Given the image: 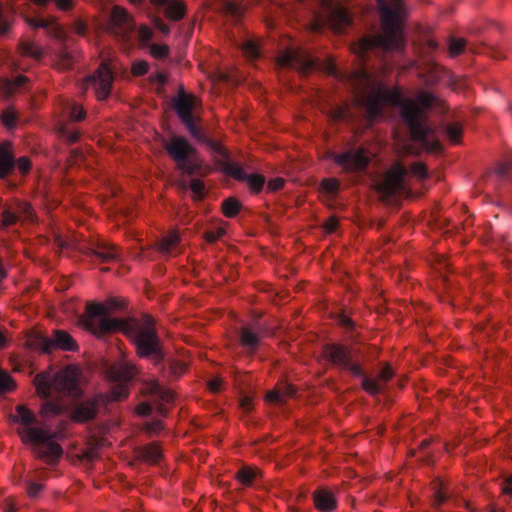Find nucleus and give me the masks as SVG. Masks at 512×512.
<instances>
[{
	"label": "nucleus",
	"instance_id": "nucleus-1",
	"mask_svg": "<svg viewBox=\"0 0 512 512\" xmlns=\"http://www.w3.org/2000/svg\"><path fill=\"white\" fill-rule=\"evenodd\" d=\"M357 100L363 104L371 119L380 117L385 106L397 108L413 140L426 147L440 148L429 122V112L439 105V100L433 94L422 92L415 99H410L405 98L398 89L375 83L369 91L363 90Z\"/></svg>",
	"mask_w": 512,
	"mask_h": 512
},
{
	"label": "nucleus",
	"instance_id": "nucleus-2",
	"mask_svg": "<svg viewBox=\"0 0 512 512\" xmlns=\"http://www.w3.org/2000/svg\"><path fill=\"white\" fill-rule=\"evenodd\" d=\"M120 308L122 305L116 299H110L107 305L89 303L80 317V324L97 337L121 332L130 339L139 357L150 359L155 365L162 363L165 354L153 318L147 315L142 321L135 318H111V309Z\"/></svg>",
	"mask_w": 512,
	"mask_h": 512
},
{
	"label": "nucleus",
	"instance_id": "nucleus-3",
	"mask_svg": "<svg viewBox=\"0 0 512 512\" xmlns=\"http://www.w3.org/2000/svg\"><path fill=\"white\" fill-rule=\"evenodd\" d=\"M33 383L37 394L43 399L40 414L46 419L59 416L64 412L65 404L62 397L77 399L82 394L78 375L71 368L58 372H40L35 376Z\"/></svg>",
	"mask_w": 512,
	"mask_h": 512
},
{
	"label": "nucleus",
	"instance_id": "nucleus-4",
	"mask_svg": "<svg viewBox=\"0 0 512 512\" xmlns=\"http://www.w3.org/2000/svg\"><path fill=\"white\" fill-rule=\"evenodd\" d=\"M381 17L382 32L364 36L359 40L361 57L373 50L402 51L404 48L403 20L405 7L403 0H376Z\"/></svg>",
	"mask_w": 512,
	"mask_h": 512
},
{
	"label": "nucleus",
	"instance_id": "nucleus-5",
	"mask_svg": "<svg viewBox=\"0 0 512 512\" xmlns=\"http://www.w3.org/2000/svg\"><path fill=\"white\" fill-rule=\"evenodd\" d=\"M137 373V367L129 362H122L110 367L108 375L112 385L109 392L106 395H97L94 398L77 401L71 412L72 420L79 423L90 421L97 415L101 404L126 399L129 395L128 384Z\"/></svg>",
	"mask_w": 512,
	"mask_h": 512
},
{
	"label": "nucleus",
	"instance_id": "nucleus-6",
	"mask_svg": "<svg viewBox=\"0 0 512 512\" xmlns=\"http://www.w3.org/2000/svg\"><path fill=\"white\" fill-rule=\"evenodd\" d=\"M13 420L24 426L18 433L24 443L32 444L33 454L37 458L43 459L49 464L61 458L63 449L55 442L56 433L49 429L33 427L32 425L37 423V419L30 409L23 405L17 406Z\"/></svg>",
	"mask_w": 512,
	"mask_h": 512
},
{
	"label": "nucleus",
	"instance_id": "nucleus-7",
	"mask_svg": "<svg viewBox=\"0 0 512 512\" xmlns=\"http://www.w3.org/2000/svg\"><path fill=\"white\" fill-rule=\"evenodd\" d=\"M357 353L358 350L340 343H328L323 346V355L327 361L334 366L349 371L353 376L361 377L363 390L372 396H376L383 391L384 385L379 384L377 380L368 377L364 373L361 364L353 359Z\"/></svg>",
	"mask_w": 512,
	"mask_h": 512
},
{
	"label": "nucleus",
	"instance_id": "nucleus-8",
	"mask_svg": "<svg viewBox=\"0 0 512 512\" xmlns=\"http://www.w3.org/2000/svg\"><path fill=\"white\" fill-rule=\"evenodd\" d=\"M164 148L176 162V168L187 175H196L201 171L196 149L182 136H172L165 142Z\"/></svg>",
	"mask_w": 512,
	"mask_h": 512
},
{
	"label": "nucleus",
	"instance_id": "nucleus-9",
	"mask_svg": "<svg viewBox=\"0 0 512 512\" xmlns=\"http://www.w3.org/2000/svg\"><path fill=\"white\" fill-rule=\"evenodd\" d=\"M329 159L333 160L346 173H357L365 170L370 158L366 150L361 147H350L343 152H329Z\"/></svg>",
	"mask_w": 512,
	"mask_h": 512
},
{
	"label": "nucleus",
	"instance_id": "nucleus-10",
	"mask_svg": "<svg viewBox=\"0 0 512 512\" xmlns=\"http://www.w3.org/2000/svg\"><path fill=\"white\" fill-rule=\"evenodd\" d=\"M31 346L44 353L54 350L75 351L78 346L73 337L64 330H54L51 336L38 335L31 340Z\"/></svg>",
	"mask_w": 512,
	"mask_h": 512
},
{
	"label": "nucleus",
	"instance_id": "nucleus-11",
	"mask_svg": "<svg viewBox=\"0 0 512 512\" xmlns=\"http://www.w3.org/2000/svg\"><path fill=\"white\" fill-rule=\"evenodd\" d=\"M282 67L293 68L302 74H308L319 67V63L307 51L301 48H289L278 57Z\"/></svg>",
	"mask_w": 512,
	"mask_h": 512
},
{
	"label": "nucleus",
	"instance_id": "nucleus-12",
	"mask_svg": "<svg viewBox=\"0 0 512 512\" xmlns=\"http://www.w3.org/2000/svg\"><path fill=\"white\" fill-rule=\"evenodd\" d=\"M114 76L111 68L107 63L102 62L98 69L91 75L87 76L85 83L94 89L96 97L104 100L111 93Z\"/></svg>",
	"mask_w": 512,
	"mask_h": 512
},
{
	"label": "nucleus",
	"instance_id": "nucleus-13",
	"mask_svg": "<svg viewBox=\"0 0 512 512\" xmlns=\"http://www.w3.org/2000/svg\"><path fill=\"white\" fill-rule=\"evenodd\" d=\"M408 174L407 168L397 162L386 173L380 190L387 196H395L406 190L405 179Z\"/></svg>",
	"mask_w": 512,
	"mask_h": 512
},
{
	"label": "nucleus",
	"instance_id": "nucleus-14",
	"mask_svg": "<svg viewBox=\"0 0 512 512\" xmlns=\"http://www.w3.org/2000/svg\"><path fill=\"white\" fill-rule=\"evenodd\" d=\"M221 170L238 181H246L249 189L255 194L260 193L265 184L264 176L260 174H247L237 163L228 160L221 162Z\"/></svg>",
	"mask_w": 512,
	"mask_h": 512
},
{
	"label": "nucleus",
	"instance_id": "nucleus-15",
	"mask_svg": "<svg viewBox=\"0 0 512 512\" xmlns=\"http://www.w3.org/2000/svg\"><path fill=\"white\" fill-rule=\"evenodd\" d=\"M268 333L267 328L258 321L244 325L238 332L239 342L245 351L253 355L258 350L261 338Z\"/></svg>",
	"mask_w": 512,
	"mask_h": 512
},
{
	"label": "nucleus",
	"instance_id": "nucleus-16",
	"mask_svg": "<svg viewBox=\"0 0 512 512\" xmlns=\"http://www.w3.org/2000/svg\"><path fill=\"white\" fill-rule=\"evenodd\" d=\"M143 391L158 405L159 413L165 416L167 413L165 405L172 404L174 402V392L160 385L157 380L146 381L144 383Z\"/></svg>",
	"mask_w": 512,
	"mask_h": 512
},
{
	"label": "nucleus",
	"instance_id": "nucleus-17",
	"mask_svg": "<svg viewBox=\"0 0 512 512\" xmlns=\"http://www.w3.org/2000/svg\"><path fill=\"white\" fill-rule=\"evenodd\" d=\"M109 26L113 33L117 35H125L132 30L133 23L125 9L115 6L109 15Z\"/></svg>",
	"mask_w": 512,
	"mask_h": 512
},
{
	"label": "nucleus",
	"instance_id": "nucleus-18",
	"mask_svg": "<svg viewBox=\"0 0 512 512\" xmlns=\"http://www.w3.org/2000/svg\"><path fill=\"white\" fill-rule=\"evenodd\" d=\"M314 507L320 512H334L338 507L335 493L327 487H319L312 493Z\"/></svg>",
	"mask_w": 512,
	"mask_h": 512
},
{
	"label": "nucleus",
	"instance_id": "nucleus-19",
	"mask_svg": "<svg viewBox=\"0 0 512 512\" xmlns=\"http://www.w3.org/2000/svg\"><path fill=\"white\" fill-rule=\"evenodd\" d=\"M86 254L101 263L112 262L119 258L118 249L108 243L92 244L87 248Z\"/></svg>",
	"mask_w": 512,
	"mask_h": 512
},
{
	"label": "nucleus",
	"instance_id": "nucleus-20",
	"mask_svg": "<svg viewBox=\"0 0 512 512\" xmlns=\"http://www.w3.org/2000/svg\"><path fill=\"white\" fill-rule=\"evenodd\" d=\"M16 168L13 147L10 142L0 145V179L7 178Z\"/></svg>",
	"mask_w": 512,
	"mask_h": 512
},
{
	"label": "nucleus",
	"instance_id": "nucleus-21",
	"mask_svg": "<svg viewBox=\"0 0 512 512\" xmlns=\"http://www.w3.org/2000/svg\"><path fill=\"white\" fill-rule=\"evenodd\" d=\"M194 106L195 98L188 95L183 86H181L178 96L174 99V108L180 120L193 116Z\"/></svg>",
	"mask_w": 512,
	"mask_h": 512
},
{
	"label": "nucleus",
	"instance_id": "nucleus-22",
	"mask_svg": "<svg viewBox=\"0 0 512 512\" xmlns=\"http://www.w3.org/2000/svg\"><path fill=\"white\" fill-rule=\"evenodd\" d=\"M296 394V388L289 383H279L277 387L268 392L266 395V400L275 403L282 404L286 398L294 397Z\"/></svg>",
	"mask_w": 512,
	"mask_h": 512
},
{
	"label": "nucleus",
	"instance_id": "nucleus-23",
	"mask_svg": "<svg viewBox=\"0 0 512 512\" xmlns=\"http://www.w3.org/2000/svg\"><path fill=\"white\" fill-rule=\"evenodd\" d=\"M329 17L334 28L338 31L343 30L352 23L348 10L340 5H336L331 8Z\"/></svg>",
	"mask_w": 512,
	"mask_h": 512
},
{
	"label": "nucleus",
	"instance_id": "nucleus-24",
	"mask_svg": "<svg viewBox=\"0 0 512 512\" xmlns=\"http://www.w3.org/2000/svg\"><path fill=\"white\" fill-rule=\"evenodd\" d=\"M138 457L149 464H158L162 458V451L156 443H150L137 450Z\"/></svg>",
	"mask_w": 512,
	"mask_h": 512
},
{
	"label": "nucleus",
	"instance_id": "nucleus-25",
	"mask_svg": "<svg viewBox=\"0 0 512 512\" xmlns=\"http://www.w3.org/2000/svg\"><path fill=\"white\" fill-rule=\"evenodd\" d=\"M259 475V470L253 469L249 466H244L236 472L235 477L240 484L250 487L254 484V481Z\"/></svg>",
	"mask_w": 512,
	"mask_h": 512
},
{
	"label": "nucleus",
	"instance_id": "nucleus-26",
	"mask_svg": "<svg viewBox=\"0 0 512 512\" xmlns=\"http://www.w3.org/2000/svg\"><path fill=\"white\" fill-rule=\"evenodd\" d=\"M185 6L175 0L167 1L165 7V16L173 21H179L185 16Z\"/></svg>",
	"mask_w": 512,
	"mask_h": 512
},
{
	"label": "nucleus",
	"instance_id": "nucleus-27",
	"mask_svg": "<svg viewBox=\"0 0 512 512\" xmlns=\"http://www.w3.org/2000/svg\"><path fill=\"white\" fill-rule=\"evenodd\" d=\"M56 60L57 66L60 69L68 70L72 68L75 61V57L72 54V52H70L68 48L65 45H63L56 52Z\"/></svg>",
	"mask_w": 512,
	"mask_h": 512
},
{
	"label": "nucleus",
	"instance_id": "nucleus-28",
	"mask_svg": "<svg viewBox=\"0 0 512 512\" xmlns=\"http://www.w3.org/2000/svg\"><path fill=\"white\" fill-rule=\"evenodd\" d=\"M180 188L183 191H186L188 188L193 192V197L195 200H202L205 197V185L203 181L199 179H192L189 186L186 182L180 183Z\"/></svg>",
	"mask_w": 512,
	"mask_h": 512
},
{
	"label": "nucleus",
	"instance_id": "nucleus-29",
	"mask_svg": "<svg viewBox=\"0 0 512 512\" xmlns=\"http://www.w3.org/2000/svg\"><path fill=\"white\" fill-rule=\"evenodd\" d=\"M179 240V235L176 232L168 233L159 243L160 252L163 254H170L172 250L178 245Z\"/></svg>",
	"mask_w": 512,
	"mask_h": 512
},
{
	"label": "nucleus",
	"instance_id": "nucleus-30",
	"mask_svg": "<svg viewBox=\"0 0 512 512\" xmlns=\"http://www.w3.org/2000/svg\"><path fill=\"white\" fill-rule=\"evenodd\" d=\"M20 50L22 55L31 57L35 60H40L43 56L42 48L30 41L21 42Z\"/></svg>",
	"mask_w": 512,
	"mask_h": 512
},
{
	"label": "nucleus",
	"instance_id": "nucleus-31",
	"mask_svg": "<svg viewBox=\"0 0 512 512\" xmlns=\"http://www.w3.org/2000/svg\"><path fill=\"white\" fill-rule=\"evenodd\" d=\"M241 209V203L235 198H227L222 202L223 214L228 218L235 217Z\"/></svg>",
	"mask_w": 512,
	"mask_h": 512
},
{
	"label": "nucleus",
	"instance_id": "nucleus-32",
	"mask_svg": "<svg viewBox=\"0 0 512 512\" xmlns=\"http://www.w3.org/2000/svg\"><path fill=\"white\" fill-rule=\"evenodd\" d=\"M340 182L336 178H325L320 183V189L330 197H335L339 191Z\"/></svg>",
	"mask_w": 512,
	"mask_h": 512
},
{
	"label": "nucleus",
	"instance_id": "nucleus-33",
	"mask_svg": "<svg viewBox=\"0 0 512 512\" xmlns=\"http://www.w3.org/2000/svg\"><path fill=\"white\" fill-rule=\"evenodd\" d=\"M19 220L18 212L11 210L9 207H5L0 213V229L14 225Z\"/></svg>",
	"mask_w": 512,
	"mask_h": 512
},
{
	"label": "nucleus",
	"instance_id": "nucleus-34",
	"mask_svg": "<svg viewBox=\"0 0 512 512\" xmlns=\"http://www.w3.org/2000/svg\"><path fill=\"white\" fill-rule=\"evenodd\" d=\"M182 123L186 126L190 134L196 138L198 141H206L205 134L200 130V128L195 124L194 116H190L184 119H181Z\"/></svg>",
	"mask_w": 512,
	"mask_h": 512
},
{
	"label": "nucleus",
	"instance_id": "nucleus-35",
	"mask_svg": "<svg viewBox=\"0 0 512 512\" xmlns=\"http://www.w3.org/2000/svg\"><path fill=\"white\" fill-rule=\"evenodd\" d=\"M182 123L186 126L190 134L196 138L198 141H206L205 134L200 130V128L195 124L194 116H190L184 119H181Z\"/></svg>",
	"mask_w": 512,
	"mask_h": 512
},
{
	"label": "nucleus",
	"instance_id": "nucleus-36",
	"mask_svg": "<svg viewBox=\"0 0 512 512\" xmlns=\"http://www.w3.org/2000/svg\"><path fill=\"white\" fill-rule=\"evenodd\" d=\"M443 130L452 143H459L463 131L459 123L447 124L443 127Z\"/></svg>",
	"mask_w": 512,
	"mask_h": 512
},
{
	"label": "nucleus",
	"instance_id": "nucleus-37",
	"mask_svg": "<svg viewBox=\"0 0 512 512\" xmlns=\"http://www.w3.org/2000/svg\"><path fill=\"white\" fill-rule=\"evenodd\" d=\"M203 142L206 143L220 157V159L218 160V165L220 168H221V162L223 160L230 161L228 151L223 146H221L219 143H217L211 139H208L207 137H206V141H203Z\"/></svg>",
	"mask_w": 512,
	"mask_h": 512
},
{
	"label": "nucleus",
	"instance_id": "nucleus-38",
	"mask_svg": "<svg viewBox=\"0 0 512 512\" xmlns=\"http://www.w3.org/2000/svg\"><path fill=\"white\" fill-rule=\"evenodd\" d=\"M466 41L462 38H451L449 43V54L451 57H456L462 54L466 48Z\"/></svg>",
	"mask_w": 512,
	"mask_h": 512
},
{
	"label": "nucleus",
	"instance_id": "nucleus-39",
	"mask_svg": "<svg viewBox=\"0 0 512 512\" xmlns=\"http://www.w3.org/2000/svg\"><path fill=\"white\" fill-rule=\"evenodd\" d=\"M15 387V382L12 377L0 369V394L7 393Z\"/></svg>",
	"mask_w": 512,
	"mask_h": 512
},
{
	"label": "nucleus",
	"instance_id": "nucleus-40",
	"mask_svg": "<svg viewBox=\"0 0 512 512\" xmlns=\"http://www.w3.org/2000/svg\"><path fill=\"white\" fill-rule=\"evenodd\" d=\"M2 122L3 124L12 129L16 126L17 123V113L12 108H7L2 112Z\"/></svg>",
	"mask_w": 512,
	"mask_h": 512
},
{
	"label": "nucleus",
	"instance_id": "nucleus-41",
	"mask_svg": "<svg viewBox=\"0 0 512 512\" xmlns=\"http://www.w3.org/2000/svg\"><path fill=\"white\" fill-rule=\"evenodd\" d=\"M151 55L159 60L165 59L169 55V47L165 44H152L150 46Z\"/></svg>",
	"mask_w": 512,
	"mask_h": 512
},
{
	"label": "nucleus",
	"instance_id": "nucleus-42",
	"mask_svg": "<svg viewBox=\"0 0 512 512\" xmlns=\"http://www.w3.org/2000/svg\"><path fill=\"white\" fill-rule=\"evenodd\" d=\"M26 491L30 498H37L43 490V485L41 483L34 482L31 479H27L25 481Z\"/></svg>",
	"mask_w": 512,
	"mask_h": 512
},
{
	"label": "nucleus",
	"instance_id": "nucleus-43",
	"mask_svg": "<svg viewBox=\"0 0 512 512\" xmlns=\"http://www.w3.org/2000/svg\"><path fill=\"white\" fill-rule=\"evenodd\" d=\"M186 366L182 362L172 361L169 363V374L171 378H179L185 371Z\"/></svg>",
	"mask_w": 512,
	"mask_h": 512
},
{
	"label": "nucleus",
	"instance_id": "nucleus-44",
	"mask_svg": "<svg viewBox=\"0 0 512 512\" xmlns=\"http://www.w3.org/2000/svg\"><path fill=\"white\" fill-rule=\"evenodd\" d=\"M149 70V64L146 61H136L132 65V74L134 76L145 75Z\"/></svg>",
	"mask_w": 512,
	"mask_h": 512
},
{
	"label": "nucleus",
	"instance_id": "nucleus-45",
	"mask_svg": "<svg viewBox=\"0 0 512 512\" xmlns=\"http://www.w3.org/2000/svg\"><path fill=\"white\" fill-rule=\"evenodd\" d=\"M16 212L19 214V218L23 216L25 219L31 220L33 217V211L28 203L18 202Z\"/></svg>",
	"mask_w": 512,
	"mask_h": 512
},
{
	"label": "nucleus",
	"instance_id": "nucleus-46",
	"mask_svg": "<svg viewBox=\"0 0 512 512\" xmlns=\"http://www.w3.org/2000/svg\"><path fill=\"white\" fill-rule=\"evenodd\" d=\"M70 118L74 121H81L85 118V111L82 106L73 104L69 111Z\"/></svg>",
	"mask_w": 512,
	"mask_h": 512
},
{
	"label": "nucleus",
	"instance_id": "nucleus-47",
	"mask_svg": "<svg viewBox=\"0 0 512 512\" xmlns=\"http://www.w3.org/2000/svg\"><path fill=\"white\" fill-rule=\"evenodd\" d=\"M394 376V371L393 369L390 367L389 364H385L380 372H379V375H378V379L383 382L384 384L387 383L389 380L392 379V377Z\"/></svg>",
	"mask_w": 512,
	"mask_h": 512
},
{
	"label": "nucleus",
	"instance_id": "nucleus-48",
	"mask_svg": "<svg viewBox=\"0 0 512 512\" xmlns=\"http://www.w3.org/2000/svg\"><path fill=\"white\" fill-rule=\"evenodd\" d=\"M225 234V229L217 228L216 230H209L205 232V239L209 243H214Z\"/></svg>",
	"mask_w": 512,
	"mask_h": 512
},
{
	"label": "nucleus",
	"instance_id": "nucleus-49",
	"mask_svg": "<svg viewBox=\"0 0 512 512\" xmlns=\"http://www.w3.org/2000/svg\"><path fill=\"white\" fill-rule=\"evenodd\" d=\"M163 429V424L160 420H153L145 425V431L150 435H156Z\"/></svg>",
	"mask_w": 512,
	"mask_h": 512
},
{
	"label": "nucleus",
	"instance_id": "nucleus-50",
	"mask_svg": "<svg viewBox=\"0 0 512 512\" xmlns=\"http://www.w3.org/2000/svg\"><path fill=\"white\" fill-rule=\"evenodd\" d=\"M16 167L22 174H27L31 169V161L28 157H20L16 161Z\"/></svg>",
	"mask_w": 512,
	"mask_h": 512
},
{
	"label": "nucleus",
	"instance_id": "nucleus-51",
	"mask_svg": "<svg viewBox=\"0 0 512 512\" xmlns=\"http://www.w3.org/2000/svg\"><path fill=\"white\" fill-rule=\"evenodd\" d=\"M448 499L447 494L441 489H437L434 492L433 505L436 509H439Z\"/></svg>",
	"mask_w": 512,
	"mask_h": 512
},
{
	"label": "nucleus",
	"instance_id": "nucleus-52",
	"mask_svg": "<svg viewBox=\"0 0 512 512\" xmlns=\"http://www.w3.org/2000/svg\"><path fill=\"white\" fill-rule=\"evenodd\" d=\"M244 52L251 58H257L260 55L258 46L255 43L247 42L244 45Z\"/></svg>",
	"mask_w": 512,
	"mask_h": 512
},
{
	"label": "nucleus",
	"instance_id": "nucleus-53",
	"mask_svg": "<svg viewBox=\"0 0 512 512\" xmlns=\"http://www.w3.org/2000/svg\"><path fill=\"white\" fill-rule=\"evenodd\" d=\"M411 171L414 175L425 178L427 177V168L423 163L416 162L411 166Z\"/></svg>",
	"mask_w": 512,
	"mask_h": 512
},
{
	"label": "nucleus",
	"instance_id": "nucleus-54",
	"mask_svg": "<svg viewBox=\"0 0 512 512\" xmlns=\"http://www.w3.org/2000/svg\"><path fill=\"white\" fill-rule=\"evenodd\" d=\"M60 133H61V136L64 137L67 140V142H69V143L77 142L80 137V134L78 132H76V131L71 132V131H68L66 128H62L60 130Z\"/></svg>",
	"mask_w": 512,
	"mask_h": 512
},
{
	"label": "nucleus",
	"instance_id": "nucleus-55",
	"mask_svg": "<svg viewBox=\"0 0 512 512\" xmlns=\"http://www.w3.org/2000/svg\"><path fill=\"white\" fill-rule=\"evenodd\" d=\"M512 169V163H502L500 164L497 169L496 173L500 178H504L508 175L509 171Z\"/></svg>",
	"mask_w": 512,
	"mask_h": 512
},
{
	"label": "nucleus",
	"instance_id": "nucleus-56",
	"mask_svg": "<svg viewBox=\"0 0 512 512\" xmlns=\"http://www.w3.org/2000/svg\"><path fill=\"white\" fill-rule=\"evenodd\" d=\"M153 24L154 27L163 34H168L170 32L169 26L159 17L153 20Z\"/></svg>",
	"mask_w": 512,
	"mask_h": 512
},
{
	"label": "nucleus",
	"instance_id": "nucleus-57",
	"mask_svg": "<svg viewBox=\"0 0 512 512\" xmlns=\"http://www.w3.org/2000/svg\"><path fill=\"white\" fill-rule=\"evenodd\" d=\"M285 181L282 178H275L268 182V189L270 191H278L283 188Z\"/></svg>",
	"mask_w": 512,
	"mask_h": 512
},
{
	"label": "nucleus",
	"instance_id": "nucleus-58",
	"mask_svg": "<svg viewBox=\"0 0 512 512\" xmlns=\"http://www.w3.org/2000/svg\"><path fill=\"white\" fill-rule=\"evenodd\" d=\"M338 225H339L338 220L336 218L332 217V218H329L325 222V229H326L327 232L332 233V232H335L337 230Z\"/></svg>",
	"mask_w": 512,
	"mask_h": 512
},
{
	"label": "nucleus",
	"instance_id": "nucleus-59",
	"mask_svg": "<svg viewBox=\"0 0 512 512\" xmlns=\"http://www.w3.org/2000/svg\"><path fill=\"white\" fill-rule=\"evenodd\" d=\"M55 3L63 11H69L73 8V0H55Z\"/></svg>",
	"mask_w": 512,
	"mask_h": 512
},
{
	"label": "nucleus",
	"instance_id": "nucleus-60",
	"mask_svg": "<svg viewBox=\"0 0 512 512\" xmlns=\"http://www.w3.org/2000/svg\"><path fill=\"white\" fill-rule=\"evenodd\" d=\"M502 492L512 496V474L503 481Z\"/></svg>",
	"mask_w": 512,
	"mask_h": 512
},
{
	"label": "nucleus",
	"instance_id": "nucleus-61",
	"mask_svg": "<svg viewBox=\"0 0 512 512\" xmlns=\"http://www.w3.org/2000/svg\"><path fill=\"white\" fill-rule=\"evenodd\" d=\"M137 412L139 415L148 416L152 412V406L149 403H141L137 407Z\"/></svg>",
	"mask_w": 512,
	"mask_h": 512
},
{
	"label": "nucleus",
	"instance_id": "nucleus-62",
	"mask_svg": "<svg viewBox=\"0 0 512 512\" xmlns=\"http://www.w3.org/2000/svg\"><path fill=\"white\" fill-rule=\"evenodd\" d=\"M240 406L246 412L250 411L251 407H252V400H251V398L248 397V396L242 397L241 400H240Z\"/></svg>",
	"mask_w": 512,
	"mask_h": 512
},
{
	"label": "nucleus",
	"instance_id": "nucleus-63",
	"mask_svg": "<svg viewBox=\"0 0 512 512\" xmlns=\"http://www.w3.org/2000/svg\"><path fill=\"white\" fill-rule=\"evenodd\" d=\"M153 79L157 81L161 86H164L168 80V76L164 72H157Z\"/></svg>",
	"mask_w": 512,
	"mask_h": 512
},
{
	"label": "nucleus",
	"instance_id": "nucleus-64",
	"mask_svg": "<svg viewBox=\"0 0 512 512\" xmlns=\"http://www.w3.org/2000/svg\"><path fill=\"white\" fill-rule=\"evenodd\" d=\"M340 324L347 330H352L354 328L353 321L351 319L347 318L346 316H341Z\"/></svg>",
	"mask_w": 512,
	"mask_h": 512
}]
</instances>
